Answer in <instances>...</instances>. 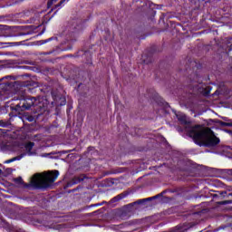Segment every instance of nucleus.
Returning a JSON list of instances; mask_svg holds the SVG:
<instances>
[{
	"mask_svg": "<svg viewBox=\"0 0 232 232\" xmlns=\"http://www.w3.org/2000/svg\"><path fill=\"white\" fill-rule=\"evenodd\" d=\"M186 131L188 137L193 139L194 142L198 144V146L213 148L220 144V139L216 137L215 132H213V130H211L208 127L195 125L186 127Z\"/></svg>",
	"mask_w": 232,
	"mask_h": 232,
	"instance_id": "f257e3e1",
	"label": "nucleus"
},
{
	"mask_svg": "<svg viewBox=\"0 0 232 232\" xmlns=\"http://www.w3.org/2000/svg\"><path fill=\"white\" fill-rule=\"evenodd\" d=\"M59 177V170H49L43 173H35L31 178V185L33 188H36L38 189H45L46 188H50L57 178Z\"/></svg>",
	"mask_w": 232,
	"mask_h": 232,
	"instance_id": "f03ea898",
	"label": "nucleus"
},
{
	"mask_svg": "<svg viewBox=\"0 0 232 232\" xmlns=\"http://www.w3.org/2000/svg\"><path fill=\"white\" fill-rule=\"evenodd\" d=\"M31 108H34V113H43L46 110L44 104L35 97L25 98L22 105H15L14 110L15 111H24V110H30Z\"/></svg>",
	"mask_w": 232,
	"mask_h": 232,
	"instance_id": "7ed1b4c3",
	"label": "nucleus"
},
{
	"mask_svg": "<svg viewBox=\"0 0 232 232\" xmlns=\"http://www.w3.org/2000/svg\"><path fill=\"white\" fill-rule=\"evenodd\" d=\"M5 86H7L6 90H10L14 93H17L18 92H21V90H23V86H24V83L22 82H5Z\"/></svg>",
	"mask_w": 232,
	"mask_h": 232,
	"instance_id": "20e7f679",
	"label": "nucleus"
},
{
	"mask_svg": "<svg viewBox=\"0 0 232 232\" xmlns=\"http://www.w3.org/2000/svg\"><path fill=\"white\" fill-rule=\"evenodd\" d=\"M52 95L56 102H59V101H61L60 106H64V104H66V98H64V96L61 94H55V92H52Z\"/></svg>",
	"mask_w": 232,
	"mask_h": 232,
	"instance_id": "39448f33",
	"label": "nucleus"
},
{
	"mask_svg": "<svg viewBox=\"0 0 232 232\" xmlns=\"http://www.w3.org/2000/svg\"><path fill=\"white\" fill-rule=\"evenodd\" d=\"M84 179H85L84 175L75 177L72 179V184H79V182H82V180H84Z\"/></svg>",
	"mask_w": 232,
	"mask_h": 232,
	"instance_id": "423d86ee",
	"label": "nucleus"
},
{
	"mask_svg": "<svg viewBox=\"0 0 232 232\" xmlns=\"http://www.w3.org/2000/svg\"><path fill=\"white\" fill-rule=\"evenodd\" d=\"M35 146L34 142L29 141L25 144V150L26 151H28L29 153H32V150L34 149V147Z\"/></svg>",
	"mask_w": 232,
	"mask_h": 232,
	"instance_id": "0eeeda50",
	"label": "nucleus"
},
{
	"mask_svg": "<svg viewBox=\"0 0 232 232\" xmlns=\"http://www.w3.org/2000/svg\"><path fill=\"white\" fill-rule=\"evenodd\" d=\"M146 201L144 200V198L143 199H140V200H137V201H135V202H133V203H130V204H129V205H127L125 208L128 209V208H131L132 207H134L136 204H139V205H140V204H144Z\"/></svg>",
	"mask_w": 232,
	"mask_h": 232,
	"instance_id": "6e6552de",
	"label": "nucleus"
},
{
	"mask_svg": "<svg viewBox=\"0 0 232 232\" xmlns=\"http://www.w3.org/2000/svg\"><path fill=\"white\" fill-rule=\"evenodd\" d=\"M23 159V154L20 156H16L11 160H7L5 161V164H10V162H15V160H21Z\"/></svg>",
	"mask_w": 232,
	"mask_h": 232,
	"instance_id": "1a4fd4ad",
	"label": "nucleus"
},
{
	"mask_svg": "<svg viewBox=\"0 0 232 232\" xmlns=\"http://www.w3.org/2000/svg\"><path fill=\"white\" fill-rule=\"evenodd\" d=\"M24 118L25 119V121H28V122H34V116H32V115L28 114V113H26L24 116Z\"/></svg>",
	"mask_w": 232,
	"mask_h": 232,
	"instance_id": "9d476101",
	"label": "nucleus"
},
{
	"mask_svg": "<svg viewBox=\"0 0 232 232\" xmlns=\"http://www.w3.org/2000/svg\"><path fill=\"white\" fill-rule=\"evenodd\" d=\"M160 195H162V194L156 195V196L151 197V198H144V200H145V202H151V200H155V198H159V197H160Z\"/></svg>",
	"mask_w": 232,
	"mask_h": 232,
	"instance_id": "9b49d317",
	"label": "nucleus"
},
{
	"mask_svg": "<svg viewBox=\"0 0 232 232\" xmlns=\"http://www.w3.org/2000/svg\"><path fill=\"white\" fill-rule=\"evenodd\" d=\"M125 197H126V195L120 194L116 198H114L112 200H113V202H117V200H121V198H124Z\"/></svg>",
	"mask_w": 232,
	"mask_h": 232,
	"instance_id": "f8f14e48",
	"label": "nucleus"
},
{
	"mask_svg": "<svg viewBox=\"0 0 232 232\" xmlns=\"http://www.w3.org/2000/svg\"><path fill=\"white\" fill-rule=\"evenodd\" d=\"M220 126L226 127V126H232V122H225V121H219Z\"/></svg>",
	"mask_w": 232,
	"mask_h": 232,
	"instance_id": "ddd939ff",
	"label": "nucleus"
},
{
	"mask_svg": "<svg viewBox=\"0 0 232 232\" xmlns=\"http://www.w3.org/2000/svg\"><path fill=\"white\" fill-rule=\"evenodd\" d=\"M9 46H21V42L8 43Z\"/></svg>",
	"mask_w": 232,
	"mask_h": 232,
	"instance_id": "4468645a",
	"label": "nucleus"
},
{
	"mask_svg": "<svg viewBox=\"0 0 232 232\" xmlns=\"http://www.w3.org/2000/svg\"><path fill=\"white\" fill-rule=\"evenodd\" d=\"M17 184H23V178L19 177L14 179Z\"/></svg>",
	"mask_w": 232,
	"mask_h": 232,
	"instance_id": "2eb2a0df",
	"label": "nucleus"
},
{
	"mask_svg": "<svg viewBox=\"0 0 232 232\" xmlns=\"http://www.w3.org/2000/svg\"><path fill=\"white\" fill-rule=\"evenodd\" d=\"M179 121H180V122H182L183 124H186V116H181L178 118Z\"/></svg>",
	"mask_w": 232,
	"mask_h": 232,
	"instance_id": "dca6fc26",
	"label": "nucleus"
},
{
	"mask_svg": "<svg viewBox=\"0 0 232 232\" xmlns=\"http://www.w3.org/2000/svg\"><path fill=\"white\" fill-rule=\"evenodd\" d=\"M55 2L53 0H49L47 2V8H50L52 6V5H53Z\"/></svg>",
	"mask_w": 232,
	"mask_h": 232,
	"instance_id": "f3484780",
	"label": "nucleus"
},
{
	"mask_svg": "<svg viewBox=\"0 0 232 232\" xmlns=\"http://www.w3.org/2000/svg\"><path fill=\"white\" fill-rule=\"evenodd\" d=\"M205 95H209V92H211V87H207L206 89H205Z\"/></svg>",
	"mask_w": 232,
	"mask_h": 232,
	"instance_id": "a211bd4d",
	"label": "nucleus"
},
{
	"mask_svg": "<svg viewBox=\"0 0 232 232\" xmlns=\"http://www.w3.org/2000/svg\"><path fill=\"white\" fill-rule=\"evenodd\" d=\"M231 41H232V40H230V41L227 42V44L229 52H231V50H232V44H231ZM229 44H230V45H229Z\"/></svg>",
	"mask_w": 232,
	"mask_h": 232,
	"instance_id": "6ab92c4d",
	"label": "nucleus"
},
{
	"mask_svg": "<svg viewBox=\"0 0 232 232\" xmlns=\"http://www.w3.org/2000/svg\"><path fill=\"white\" fill-rule=\"evenodd\" d=\"M220 93H222V89H218V90L215 92L214 95H220Z\"/></svg>",
	"mask_w": 232,
	"mask_h": 232,
	"instance_id": "aec40b11",
	"label": "nucleus"
},
{
	"mask_svg": "<svg viewBox=\"0 0 232 232\" xmlns=\"http://www.w3.org/2000/svg\"><path fill=\"white\" fill-rule=\"evenodd\" d=\"M218 204H220V206H226V204H227V200L220 201Z\"/></svg>",
	"mask_w": 232,
	"mask_h": 232,
	"instance_id": "412c9836",
	"label": "nucleus"
},
{
	"mask_svg": "<svg viewBox=\"0 0 232 232\" xmlns=\"http://www.w3.org/2000/svg\"><path fill=\"white\" fill-rule=\"evenodd\" d=\"M227 133H229L230 135H232V130H227Z\"/></svg>",
	"mask_w": 232,
	"mask_h": 232,
	"instance_id": "4be33fe9",
	"label": "nucleus"
},
{
	"mask_svg": "<svg viewBox=\"0 0 232 232\" xmlns=\"http://www.w3.org/2000/svg\"><path fill=\"white\" fill-rule=\"evenodd\" d=\"M3 79H12V76H5V78Z\"/></svg>",
	"mask_w": 232,
	"mask_h": 232,
	"instance_id": "5701e85b",
	"label": "nucleus"
},
{
	"mask_svg": "<svg viewBox=\"0 0 232 232\" xmlns=\"http://www.w3.org/2000/svg\"><path fill=\"white\" fill-rule=\"evenodd\" d=\"M227 204H232V199L227 200Z\"/></svg>",
	"mask_w": 232,
	"mask_h": 232,
	"instance_id": "b1692460",
	"label": "nucleus"
},
{
	"mask_svg": "<svg viewBox=\"0 0 232 232\" xmlns=\"http://www.w3.org/2000/svg\"><path fill=\"white\" fill-rule=\"evenodd\" d=\"M226 193H227V192L224 191V192H221L220 195H226Z\"/></svg>",
	"mask_w": 232,
	"mask_h": 232,
	"instance_id": "393cba45",
	"label": "nucleus"
},
{
	"mask_svg": "<svg viewBox=\"0 0 232 232\" xmlns=\"http://www.w3.org/2000/svg\"><path fill=\"white\" fill-rule=\"evenodd\" d=\"M64 1H66V0H62V1H61V4L64 3Z\"/></svg>",
	"mask_w": 232,
	"mask_h": 232,
	"instance_id": "a878e982",
	"label": "nucleus"
},
{
	"mask_svg": "<svg viewBox=\"0 0 232 232\" xmlns=\"http://www.w3.org/2000/svg\"><path fill=\"white\" fill-rule=\"evenodd\" d=\"M228 197H232V193H229V194H228Z\"/></svg>",
	"mask_w": 232,
	"mask_h": 232,
	"instance_id": "bb28decb",
	"label": "nucleus"
},
{
	"mask_svg": "<svg viewBox=\"0 0 232 232\" xmlns=\"http://www.w3.org/2000/svg\"><path fill=\"white\" fill-rule=\"evenodd\" d=\"M214 197H218V195H217V194H214Z\"/></svg>",
	"mask_w": 232,
	"mask_h": 232,
	"instance_id": "cd10ccee",
	"label": "nucleus"
},
{
	"mask_svg": "<svg viewBox=\"0 0 232 232\" xmlns=\"http://www.w3.org/2000/svg\"><path fill=\"white\" fill-rule=\"evenodd\" d=\"M2 172H3V170L0 169V173H2Z\"/></svg>",
	"mask_w": 232,
	"mask_h": 232,
	"instance_id": "c85d7f7f",
	"label": "nucleus"
},
{
	"mask_svg": "<svg viewBox=\"0 0 232 232\" xmlns=\"http://www.w3.org/2000/svg\"><path fill=\"white\" fill-rule=\"evenodd\" d=\"M232 126V125H231Z\"/></svg>",
	"mask_w": 232,
	"mask_h": 232,
	"instance_id": "c756f323",
	"label": "nucleus"
}]
</instances>
